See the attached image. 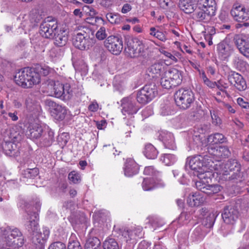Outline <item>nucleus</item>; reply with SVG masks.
Masks as SVG:
<instances>
[{"label":"nucleus","instance_id":"obj_1","mask_svg":"<svg viewBox=\"0 0 249 249\" xmlns=\"http://www.w3.org/2000/svg\"><path fill=\"white\" fill-rule=\"evenodd\" d=\"M38 214L36 213H28L27 219L29 223L26 225V228L31 234H32V242L38 249H44L45 243L50 235V231L47 228H43L42 232L37 231Z\"/></svg>","mask_w":249,"mask_h":249},{"label":"nucleus","instance_id":"obj_2","mask_svg":"<svg viewBox=\"0 0 249 249\" xmlns=\"http://www.w3.org/2000/svg\"><path fill=\"white\" fill-rule=\"evenodd\" d=\"M16 83L23 89H30L40 82V75L31 68H24L17 72Z\"/></svg>","mask_w":249,"mask_h":249},{"label":"nucleus","instance_id":"obj_3","mask_svg":"<svg viewBox=\"0 0 249 249\" xmlns=\"http://www.w3.org/2000/svg\"><path fill=\"white\" fill-rule=\"evenodd\" d=\"M210 166L212 168L217 174L219 179L223 180L236 181L241 180L242 178V174L238 172L234 174H231L230 168L227 167V162L222 163L220 161L214 163L211 159L210 161L208 162Z\"/></svg>","mask_w":249,"mask_h":249},{"label":"nucleus","instance_id":"obj_4","mask_svg":"<svg viewBox=\"0 0 249 249\" xmlns=\"http://www.w3.org/2000/svg\"><path fill=\"white\" fill-rule=\"evenodd\" d=\"M90 31L88 28H83L72 38V43L77 48L81 50H88L95 43V39L90 36Z\"/></svg>","mask_w":249,"mask_h":249},{"label":"nucleus","instance_id":"obj_5","mask_svg":"<svg viewBox=\"0 0 249 249\" xmlns=\"http://www.w3.org/2000/svg\"><path fill=\"white\" fill-rule=\"evenodd\" d=\"M2 231L6 247L18 248L23 245L24 242L22 234L18 228L7 227Z\"/></svg>","mask_w":249,"mask_h":249},{"label":"nucleus","instance_id":"obj_6","mask_svg":"<svg viewBox=\"0 0 249 249\" xmlns=\"http://www.w3.org/2000/svg\"><path fill=\"white\" fill-rule=\"evenodd\" d=\"M176 105L180 108H188L195 100L193 92L189 89H181L177 90L174 94Z\"/></svg>","mask_w":249,"mask_h":249},{"label":"nucleus","instance_id":"obj_7","mask_svg":"<svg viewBox=\"0 0 249 249\" xmlns=\"http://www.w3.org/2000/svg\"><path fill=\"white\" fill-rule=\"evenodd\" d=\"M231 14L234 19L238 22L235 27L239 29L242 27H247L249 23L246 22L249 19V10L241 6H235L231 11Z\"/></svg>","mask_w":249,"mask_h":249},{"label":"nucleus","instance_id":"obj_8","mask_svg":"<svg viewBox=\"0 0 249 249\" xmlns=\"http://www.w3.org/2000/svg\"><path fill=\"white\" fill-rule=\"evenodd\" d=\"M125 43L126 53L130 57L138 56L143 50L144 46L138 38L128 36L125 37Z\"/></svg>","mask_w":249,"mask_h":249},{"label":"nucleus","instance_id":"obj_9","mask_svg":"<svg viewBox=\"0 0 249 249\" xmlns=\"http://www.w3.org/2000/svg\"><path fill=\"white\" fill-rule=\"evenodd\" d=\"M120 36H110L105 41V46L112 54L118 55L123 50V40Z\"/></svg>","mask_w":249,"mask_h":249},{"label":"nucleus","instance_id":"obj_10","mask_svg":"<svg viewBox=\"0 0 249 249\" xmlns=\"http://www.w3.org/2000/svg\"><path fill=\"white\" fill-rule=\"evenodd\" d=\"M39 33L44 37L47 38H53L55 33L58 30L57 25L54 20L45 19L40 25Z\"/></svg>","mask_w":249,"mask_h":249},{"label":"nucleus","instance_id":"obj_11","mask_svg":"<svg viewBox=\"0 0 249 249\" xmlns=\"http://www.w3.org/2000/svg\"><path fill=\"white\" fill-rule=\"evenodd\" d=\"M208 157L207 155L204 157L196 155L188 157L186 159V165L188 166L191 170L196 172L195 174H196L198 172V170H201L206 166V164L204 162V160L210 161L211 159H208Z\"/></svg>","mask_w":249,"mask_h":249},{"label":"nucleus","instance_id":"obj_12","mask_svg":"<svg viewBox=\"0 0 249 249\" xmlns=\"http://www.w3.org/2000/svg\"><path fill=\"white\" fill-rule=\"evenodd\" d=\"M121 105L122 112L124 115L135 114L141 107L136 105L135 99L131 97L123 99Z\"/></svg>","mask_w":249,"mask_h":249},{"label":"nucleus","instance_id":"obj_13","mask_svg":"<svg viewBox=\"0 0 249 249\" xmlns=\"http://www.w3.org/2000/svg\"><path fill=\"white\" fill-rule=\"evenodd\" d=\"M46 104L52 110V116L56 120L62 121L65 118L67 114V109L65 107H63L50 100L46 101Z\"/></svg>","mask_w":249,"mask_h":249},{"label":"nucleus","instance_id":"obj_14","mask_svg":"<svg viewBox=\"0 0 249 249\" xmlns=\"http://www.w3.org/2000/svg\"><path fill=\"white\" fill-rule=\"evenodd\" d=\"M239 213L236 209L231 206L224 208L222 213L224 222L227 224H233L238 218Z\"/></svg>","mask_w":249,"mask_h":249},{"label":"nucleus","instance_id":"obj_15","mask_svg":"<svg viewBox=\"0 0 249 249\" xmlns=\"http://www.w3.org/2000/svg\"><path fill=\"white\" fill-rule=\"evenodd\" d=\"M228 80L240 91L244 90L247 88L246 82L243 76L235 71H231L229 75Z\"/></svg>","mask_w":249,"mask_h":249},{"label":"nucleus","instance_id":"obj_16","mask_svg":"<svg viewBox=\"0 0 249 249\" xmlns=\"http://www.w3.org/2000/svg\"><path fill=\"white\" fill-rule=\"evenodd\" d=\"M233 42L240 52L247 57H249V42L241 35H234Z\"/></svg>","mask_w":249,"mask_h":249},{"label":"nucleus","instance_id":"obj_17","mask_svg":"<svg viewBox=\"0 0 249 249\" xmlns=\"http://www.w3.org/2000/svg\"><path fill=\"white\" fill-rule=\"evenodd\" d=\"M208 151L212 156H213V159H215L216 162L220 161L222 158L228 157L231 152L227 146H222L217 147L216 149L213 148L212 146L209 147Z\"/></svg>","mask_w":249,"mask_h":249},{"label":"nucleus","instance_id":"obj_18","mask_svg":"<svg viewBox=\"0 0 249 249\" xmlns=\"http://www.w3.org/2000/svg\"><path fill=\"white\" fill-rule=\"evenodd\" d=\"M215 15L209 12L207 10L197 6L193 12L192 18L197 21L207 22L209 21L213 16Z\"/></svg>","mask_w":249,"mask_h":249},{"label":"nucleus","instance_id":"obj_19","mask_svg":"<svg viewBox=\"0 0 249 249\" xmlns=\"http://www.w3.org/2000/svg\"><path fill=\"white\" fill-rule=\"evenodd\" d=\"M196 186L197 190L202 193L211 195L218 193L221 191V187L217 184H205L204 183L196 182Z\"/></svg>","mask_w":249,"mask_h":249},{"label":"nucleus","instance_id":"obj_20","mask_svg":"<svg viewBox=\"0 0 249 249\" xmlns=\"http://www.w3.org/2000/svg\"><path fill=\"white\" fill-rule=\"evenodd\" d=\"M48 89L51 90V95L59 98L64 94L63 84L59 81L49 80L48 84Z\"/></svg>","mask_w":249,"mask_h":249},{"label":"nucleus","instance_id":"obj_21","mask_svg":"<svg viewBox=\"0 0 249 249\" xmlns=\"http://www.w3.org/2000/svg\"><path fill=\"white\" fill-rule=\"evenodd\" d=\"M68 31L65 28L58 29L55 33V36L53 38L55 45L59 47L64 46L68 40Z\"/></svg>","mask_w":249,"mask_h":249},{"label":"nucleus","instance_id":"obj_22","mask_svg":"<svg viewBox=\"0 0 249 249\" xmlns=\"http://www.w3.org/2000/svg\"><path fill=\"white\" fill-rule=\"evenodd\" d=\"M214 172L209 171L207 167V166L203 168L201 170H198V172L195 174V175L196 176L199 180L197 181L196 182L204 183L205 184H209L211 183L212 178L213 177Z\"/></svg>","mask_w":249,"mask_h":249},{"label":"nucleus","instance_id":"obj_23","mask_svg":"<svg viewBox=\"0 0 249 249\" xmlns=\"http://www.w3.org/2000/svg\"><path fill=\"white\" fill-rule=\"evenodd\" d=\"M20 144L15 142H5L2 145L3 149L6 155L10 157L18 156L19 153V147Z\"/></svg>","mask_w":249,"mask_h":249},{"label":"nucleus","instance_id":"obj_24","mask_svg":"<svg viewBox=\"0 0 249 249\" xmlns=\"http://www.w3.org/2000/svg\"><path fill=\"white\" fill-rule=\"evenodd\" d=\"M139 167L138 164L131 159L126 160L124 167L125 176L130 177L137 174L139 172Z\"/></svg>","mask_w":249,"mask_h":249},{"label":"nucleus","instance_id":"obj_25","mask_svg":"<svg viewBox=\"0 0 249 249\" xmlns=\"http://www.w3.org/2000/svg\"><path fill=\"white\" fill-rule=\"evenodd\" d=\"M197 0H180L179 7L186 14L193 13L197 7Z\"/></svg>","mask_w":249,"mask_h":249},{"label":"nucleus","instance_id":"obj_26","mask_svg":"<svg viewBox=\"0 0 249 249\" xmlns=\"http://www.w3.org/2000/svg\"><path fill=\"white\" fill-rule=\"evenodd\" d=\"M165 72L168 75V78H170L176 86L181 83L182 81L181 71L176 68H172L167 70Z\"/></svg>","mask_w":249,"mask_h":249},{"label":"nucleus","instance_id":"obj_27","mask_svg":"<svg viewBox=\"0 0 249 249\" xmlns=\"http://www.w3.org/2000/svg\"><path fill=\"white\" fill-rule=\"evenodd\" d=\"M205 197L202 193L196 192L189 195L187 199V203L192 206H199L205 202Z\"/></svg>","mask_w":249,"mask_h":249},{"label":"nucleus","instance_id":"obj_28","mask_svg":"<svg viewBox=\"0 0 249 249\" xmlns=\"http://www.w3.org/2000/svg\"><path fill=\"white\" fill-rule=\"evenodd\" d=\"M197 5L215 15L216 3L215 0H197Z\"/></svg>","mask_w":249,"mask_h":249},{"label":"nucleus","instance_id":"obj_29","mask_svg":"<svg viewBox=\"0 0 249 249\" xmlns=\"http://www.w3.org/2000/svg\"><path fill=\"white\" fill-rule=\"evenodd\" d=\"M142 89L145 91V94L147 95L150 101L155 98L158 94L157 87L154 84L146 85Z\"/></svg>","mask_w":249,"mask_h":249},{"label":"nucleus","instance_id":"obj_30","mask_svg":"<svg viewBox=\"0 0 249 249\" xmlns=\"http://www.w3.org/2000/svg\"><path fill=\"white\" fill-rule=\"evenodd\" d=\"M143 153L145 156L149 159H156L158 154L156 148L150 143L145 145Z\"/></svg>","mask_w":249,"mask_h":249},{"label":"nucleus","instance_id":"obj_31","mask_svg":"<svg viewBox=\"0 0 249 249\" xmlns=\"http://www.w3.org/2000/svg\"><path fill=\"white\" fill-rule=\"evenodd\" d=\"M163 66L161 63H153L147 70V72L149 76L152 77H157L160 75V72Z\"/></svg>","mask_w":249,"mask_h":249},{"label":"nucleus","instance_id":"obj_32","mask_svg":"<svg viewBox=\"0 0 249 249\" xmlns=\"http://www.w3.org/2000/svg\"><path fill=\"white\" fill-rule=\"evenodd\" d=\"M90 57L93 61L101 62L107 60V55L103 49L94 50L90 54Z\"/></svg>","mask_w":249,"mask_h":249},{"label":"nucleus","instance_id":"obj_33","mask_svg":"<svg viewBox=\"0 0 249 249\" xmlns=\"http://www.w3.org/2000/svg\"><path fill=\"white\" fill-rule=\"evenodd\" d=\"M227 167L230 168V172L231 174H234L236 173H242L240 172V164L235 159H230L227 162Z\"/></svg>","mask_w":249,"mask_h":249},{"label":"nucleus","instance_id":"obj_34","mask_svg":"<svg viewBox=\"0 0 249 249\" xmlns=\"http://www.w3.org/2000/svg\"><path fill=\"white\" fill-rule=\"evenodd\" d=\"M160 137L166 147L174 148V137L172 133L170 132L163 133L160 134Z\"/></svg>","mask_w":249,"mask_h":249},{"label":"nucleus","instance_id":"obj_35","mask_svg":"<svg viewBox=\"0 0 249 249\" xmlns=\"http://www.w3.org/2000/svg\"><path fill=\"white\" fill-rule=\"evenodd\" d=\"M208 140L209 142L214 144L224 142L226 140V138L222 134L215 133L209 136Z\"/></svg>","mask_w":249,"mask_h":249},{"label":"nucleus","instance_id":"obj_36","mask_svg":"<svg viewBox=\"0 0 249 249\" xmlns=\"http://www.w3.org/2000/svg\"><path fill=\"white\" fill-rule=\"evenodd\" d=\"M158 184L156 183L153 178H144L142 183V187L144 191H150L155 187H157Z\"/></svg>","mask_w":249,"mask_h":249},{"label":"nucleus","instance_id":"obj_37","mask_svg":"<svg viewBox=\"0 0 249 249\" xmlns=\"http://www.w3.org/2000/svg\"><path fill=\"white\" fill-rule=\"evenodd\" d=\"M100 245V241L96 237H89L85 244L86 249H96Z\"/></svg>","mask_w":249,"mask_h":249},{"label":"nucleus","instance_id":"obj_38","mask_svg":"<svg viewBox=\"0 0 249 249\" xmlns=\"http://www.w3.org/2000/svg\"><path fill=\"white\" fill-rule=\"evenodd\" d=\"M51 71V69L44 63H36L34 71L37 72L39 75H47Z\"/></svg>","mask_w":249,"mask_h":249},{"label":"nucleus","instance_id":"obj_39","mask_svg":"<svg viewBox=\"0 0 249 249\" xmlns=\"http://www.w3.org/2000/svg\"><path fill=\"white\" fill-rule=\"evenodd\" d=\"M173 82H172L170 78H168V75L165 73V72H164V74L161 78L160 82L162 87L165 89H170L176 87L175 84Z\"/></svg>","mask_w":249,"mask_h":249},{"label":"nucleus","instance_id":"obj_40","mask_svg":"<svg viewBox=\"0 0 249 249\" xmlns=\"http://www.w3.org/2000/svg\"><path fill=\"white\" fill-rule=\"evenodd\" d=\"M54 141V133L49 131L48 134L44 136L40 140V143L43 146H50Z\"/></svg>","mask_w":249,"mask_h":249},{"label":"nucleus","instance_id":"obj_41","mask_svg":"<svg viewBox=\"0 0 249 249\" xmlns=\"http://www.w3.org/2000/svg\"><path fill=\"white\" fill-rule=\"evenodd\" d=\"M30 133L32 138L38 139L41 136L43 133V129L39 125L35 124L30 128Z\"/></svg>","mask_w":249,"mask_h":249},{"label":"nucleus","instance_id":"obj_42","mask_svg":"<svg viewBox=\"0 0 249 249\" xmlns=\"http://www.w3.org/2000/svg\"><path fill=\"white\" fill-rule=\"evenodd\" d=\"M41 18V15L36 11L31 12L29 16V19L31 23V25L29 26L32 27L35 26L40 21Z\"/></svg>","mask_w":249,"mask_h":249},{"label":"nucleus","instance_id":"obj_43","mask_svg":"<svg viewBox=\"0 0 249 249\" xmlns=\"http://www.w3.org/2000/svg\"><path fill=\"white\" fill-rule=\"evenodd\" d=\"M39 174V170L37 168L27 169L22 172V175L25 178H34Z\"/></svg>","mask_w":249,"mask_h":249},{"label":"nucleus","instance_id":"obj_44","mask_svg":"<svg viewBox=\"0 0 249 249\" xmlns=\"http://www.w3.org/2000/svg\"><path fill=\"white\" fill-rule=\"evenodd\" d=\"M160 160L165 165L169 166L175 162L176 157L173 154H165L161 157Z\"/></svg>","mask_w":249,"mask_h":249},{"label":"nucleus","instance_id":"obj_45","mask_svg":"<svg viewBox=\"0 0 249 249\" xmlns=\"http://www.w3.org/2000/svg\"><path fill=\"white\" fill-rule=\"evenodd\" d=\"M137 100L138 103L142 104H145L150 102L147 95L145 94V91L141 89L138 91L137 94Z\"/></svg>","mask_w":249,"mask_h":249},{"label":"nucleus","instance_id":"obj_46","mask_svg":"<svg viewBox=\"0 0 249 249\" xmlns=\"http://www.w3.org/2000/svg\"><path fill=\"white\" fill-rule=\"evenodd\" d=\"M9 138L12 142L20 144L19 142L22 140V135L18 131H16L14 128L10 130Z\"/></svg>","mask_w":249,"mask_h":249},{"label":"nucleus","instance_id":"obj_47","mask_svg":"<svg viewBox=\"0 0 249 249\" xmlns=\"http://www.w3.org/2000/svg\"><path fill=\"white\" fill-rule=\"evenodd\" d=\"M106 18L112 24H118L121 21L120 15L118 14L107 13L106 15Z\"/></svg>","mask_w":249,"mask_h":249},{"label":"nucleus","instance_id":"obj_48","mask_svg":"<svg viewBox=\"0 0 249 249\" xmlns=\"http://www.w3.org/2000/svg\"><path fill=\"white\" fill-rule=\"evenodd\" d=\"M68 178L70 181L74 184L78 183L81 180L79 174L74 171L69 173Z\"/></svg>","mask_w":249,"mask_h":249},{"label":"nucleus","instance_id":"obj_49","mask_svg":"<svg viewBox=\"0 0 249 249\" xmlns=\"http://www.w3.org/2000/svg\"><path fill=\"white\" fill-rule=\"evenodd\" d=\"M104 244L107 249H120L117 242L112 238L106 241Z\"/></svg>","mask_w":249,"mask_h":249},{"label":"nucleus","instance_id":"obj_50","mask_svg":"<svg viewBox=\"0 0 249 249\" xmlns=\"http://www.w3.org/2000/svg\"><path fill=\"white\" fill-rule=\"evenodd\" d=\"M212 123L214 125H219L221 124V120L215 110H210Z\"/></svg>","mask_w":249,"mask_h":249},{"label":"nucleus","instance_id":"obj_51","mask_svg":"<svg viewBox=\"0 0 249 249\" xmlns=\"http://www.w3.org/2000/svg\"><path fill=\"white\" fill-rule=\"evenodd\" d=\"M73 67L77 71L86 73L87 71V66L86 63H72Z\"/></svg>","mask_w":249,"mask_h":249},{"label":"nucleus","instance_id":"obj_52","mask_svg":"<svg viewBox=\"0 0 249 249\" xmlns=\"http://www.w3.org/2000/svg\"><path fill=\"white\" fill-rule=\"evenodd\" d=\"M143 173L148 176H157L159 174V172L155 170L153 166H149L145 167Z\"/></svg>","mask_w":249,"mask_h":249},{"label":"nucleus","instance_id":"obj_53","mask_svg":"<svg viewBox=\"0 0 249 249\" xmlns=\"http://www.w3.org/2000/svg\"><path fill=\"white\" fill-rule=\"evenodd\" d=\"M107 36L106 28L104 27H101L96 34V37L99 40H103Z\"/></svg>","mask_w":249,"mask_h":249},{"label":"nucleus","instance_id":"obj_54","mask_svg":"<svg viewBox=\"0 0 249 249\" xmlns=\"http://www.w3.org/2000/svg\"><path fill=\"white\" fill-rule=\"evenodd\" d=\"M120 232L121 235L124 238L126 242L131 239V231H129L127 229H122L120 230Z\"/></svg>","mask_w":249,"mask_h":249},{"label":"nucleus","instance_id":"obj_55","mask_svg":"<svg viewBox=\"0 0 249 249\" xmlns=\"http://www.w3.org/2000/svg\"><path fill=\"white\" fill-rule=\"evenodd\" d=\"M217 50L219 55H224V57H226L228 56V51L226 50L224 43H219L217 46Z\"/></svg>","mask_w":249,"mask_h":249},{"label":"nucleus","instance_id":"obj_56","mask_svg":"<svg viewBox=\"0 0 249 249\" xmlns=\"http://www.w3.org/2000/svg\"><path fill=\"white\" fill-rule=\"evenodd\" d=\"M191 216L189 213L187 212H182L179 215V220L181 222L186 224L187 223L188 221L191 219Z\"/></svg>","mask_w":249,"mask_h":249},{"label":"nucleus","instance_id":"obj_57","mask_svg":"<svg viewBox=\"0 0 249 249\" xmlns=\"http://www.w3.org/2000/svg\"><path fill=\"white\" fill-rule=\"evenodd\" d=\"M48 249H66V246L61 242H56L52 243Z\"/></svg>","mask_w":249,"mask_h":249},{"label":"nucleus","instance_id":"obj_58","mask_svg":"<svg viewBox=\"0 0 249 249\" xmlns=\"http://www.w3.org/2000/svg\"><path fill=\"white\" fill-rule=\"evenodd\" d=\"M206 223H205L208 228L212 227L214 222V215L213 214H210L206 218Z\"/></svg>","mask_w":249,"mask_h":249},{"label":"nucleus","instance_id":"obj_59","mask_svg":"<svg viewBox=\"0 0 249 249\" xmlns=\"http://www.w3.org/2000/svg\"><path fill=\"white\" fill-rule=\"evenodd\" d=\"M166 34H167V33L166 32H165L164 33H163L160 31H159L157 32L155 37H156L157 38H158V39H159L162 42H165L167 40V38L166 36Z\"/></svg>","mask_w":249,"mask_h":249},{"label":"nucleus","instance_id":"obj_60","mask_svg":"<svg viewBox=\"0 0 249 249\" xmlns=\"http://www.w3.org/2000/svg\"><path fill=\"white\" fill-rule=\"evenodd\" d=\"M203 114V111L200 108H196L191 116L196 118V119H199L202 117Z\"/></svg>","mask_w":249,"mask_h":249},{"label":"nucleus","instance_id":"obj_61","mask_svg":"<svg viewBox=\"0 0 249 249\" xmlns=\"http://www.w3.org/2000/svg\"><path fill=\"white\" fill-rule=\"evenodd\" d=\"M238 104L243 108H249V103L245 102L242 98H238L237 99Z\"/></svg>","mask_w":249,"mask_h":249},{"label":"nucleus","instance_id":"obj_62","mask_svg":"<svg viewBox=\"0 0 249 249\" xmlns=\"http://www.w3.org/2000/svg\"><path fill=\"white\" fill-rule=\"evenodd\" d=\"M160 52L162 54H163L165 57H166L167 58H170L171 60L175 61H177V58H176V57H175L174 55H173L171 53H169L168 52H166L164 49H160Z\"/></svg>","mask_w":249,"mask_h":249},{"label":"nucleus","instance_id":"obj_63","mask_svg":"<svg viewBox=\"0 0 249 249\" xmlns=\"http://www.w3.org/2000/svg\"><path fill=\"white\" fill-rule=\"evenodd\" d=\"M68 249H81L80 247L79 243L77 241H73L69 242Z\"/></svg>","mask_w":249,"mask_h":249},{"label":"nucleus","instance_id":"obj_64","mask_svg":"<svg viewBox=\"0 0 249 249\" xmlns=\"http://www.w3.org/2000/svg\"><path fill=\"white\" fill-rule=\"evenodd\" d=\"M96 126L98 129H103L106 127L107 122L105 120H102L100 121L95 122Z\"/></svg>","mask_w":249,"mask_h":249}]
</instances>
